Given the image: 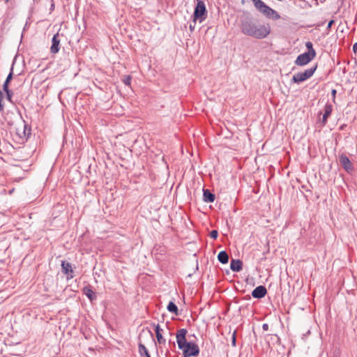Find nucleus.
<instances>
[{
  "label": "nucleus",
  "mask_w": 357,
  "mask_h": 357,
  "mask_svg": "<svg viewBox=\"0 0 357 357\" xmlns=\"http://www.w3.org/2000/svg\"><path fill=\"white\" fill-rule=\"evenodd\" d=\"M239 27L243 34L256 39H264L271 33L268 24H259L250 13L241 16Z\"/></svg>",
  "instance_id": "1"
},
{
  "label": "nucleus",
  "mask_w": 357,
  "mask_h": 357,
  "mask_svg": "<svg viewBox=\"0 0 357 357\" xmlns=\"http://www.w3.org/2000/svg\"><path fill=\"white\" fill-rule=\"evenodd\" d=\"M185 328L179 329L176 333V342L179 349L183 351V357L197 356L199 354V348L195 343L188 342Z\"/></svg>",
  "instance_id": "2"
},
{
  "label": "nucleus",
  "mask_w": 357,
  "mask_h": 357,
  "mask_svg": "<svg viewBox=\"0 0 357 357\" xmlns=\"http://www.w3.org/2000/svg\"><path fill=\"white\" fill-rule=\"evenodd\" d=\"M251 1L253 2L255 8L266 17L272 18L274 20H278L280 18V15L276 10L267 6L261 0Z\"/></svg>",
  "instance_id": "3"
},
{
  "label": "nucleus",
  "mask_w": 357,
  "mask_h": 357,
  "mask_svg": "<svg viewBox=\"0 0 357 357\" xmlns=\"http://www.w3.org/2000/svg\"><path fill=\"white\" fill-rule=\"evenodd\" d=\"M192 17V23L195 24H196L197 21H199L201 23L206 20L207 17V11L206 9L205 3L203 1L197 0Z\"/></svg>",
  "instance_id": "4"
},
{
  "label": "nucleus",
  "mask_w": 357,
  "mask_h": 357,
  "mask_svg": "<svg viewBox=\"0 0 357 357\" xmlns=\"http://www.w3.org/2000/svg\"><path fill=\"white\" fill-rule=\"evenodd\" d=\"M317 69V66L306 69L304 72H300L294 75L291 82L294 83H300L311 77Z\"/></svg>",
  "instance_id": "5"
},
{
  "label": "nucleus",
  "mask_w": 357,
  "mask_h": 357,
  "mask_svg": "<svg viewBox=\"0 0 357 357\" xmlns=\"http://www.w3.org/2000/svg\"><path fill=\"white\" fill-rule=\"evenodd\" d=\"M316 56L312 55L308 52H304L299 54L296 61L295 64L299 66H303L310 63Z\"/></svg>",
  "instance_id": "6"
},
{
  "label": "nucleus",
  "mask_w": 357,
  "mask_h": 357,
  "mask_svg": "<svg viewBox=\"0 0 357 357\" xmlns=\"http://www.w3.org/2000/svg\"><path fill=\"white\" fill-rule=\"evenodd\" d=\"M62 272L67 275V278L73 279L74 278L73 269L70 263L66 261H61Z\"/></svg>",
  "instance_id": "7"
},
{
  "label": "nucleus",
  "mask_w": 357,
  "mask_h": 357,
  "mask_svg": "<svg viewBox=\"0 0 357 357\" xmlns=\"http://www.w3.org/2000/svg\"><path fill=\"white\" fill-rule=\"evenodd\" d=\"M60 50V39L59 33L54 34L52 38L50 52L52 54L59 52Z\"/></svg>",
  "instance_id": "8"
},
{
  "label": "nucleus",
  "mask_w": 357,
  "mask_h": 357,
  "mask_svg": "<svg viewBox=\"0 0 357 357\" xmlns=\"http://www.w3.org/2000/svg\"><path fill=\"white\" fill-rule=\"evenodd\" d=\"M267 293V290L264 286L259 285L252 291V296L255 298H264Z\"/></svg>",
  "instance_id": "9"
},
{
  "label": "nucleus",
  "mask_w": 357,
  "mask_h": 357,
  "mask_svg": "<svg viewBox=\"0 0 357 357\" xmlns=\"http://www.w3.org/2000/svg\"><path fill=\"white\" fill-rule=\"evenodd\" d=\"M339 161L345 170L349 171L352 169V165L350 160L345 154L342 153L340 155Z\"/></svg>",
  "instance_id": "10"
},
{
  "label": "nucleus",
  "mask_w": 357,
  "mask_h": 357,
  "mask_svg": "<svg viewBox=\"0 0 357 357\" xmlns=\"http://www.w3.org/2000/svg\"><path fill=\"white\" fill-rule=\"evenodd\" d=\"M230 268L234 272H239L243 268V262L239 259H232L230 262Z\"/></svg>",
  "instance_id": "11"
},
{
  "label": "nucleus",
  "mask_w": 357,
  "mask_h": 357,
  "mask_svg": "<svg viewBox=\"0 0 357 357\" xmlns=\"http://www.w3.org/2000/svg\"><path fill=\"white\" fill-rule=\"evenodd\" d=\"M215 196L208 189H203V200L206 203H211L215 201Z\"/></svg>",
  "instance_id": "12"
},
{
  "label": "nucleus",
  "mask_w": 357,
  "mask_h": 357,
  "mask_svg": "<svg viewBox=\"0 0 357 357\" xmlns=\"http://www.w3.org/2000/svg\"><path fill=\"white\" fill-rule=\"evenodd\" d=\"M83 293L91 301L96 299V294L91 287H85L83 289Z\"/></svg>",
  "instance_id": "13"
},
{
  "label": "nucleus",
  "mask_w": 357,
  "mask_h": 357,
  "mask_svg": "<svg viewBox=\"0 0 357 357\" xmlns=\"http://www.w3.org/2000/svg\"><path fill=\"white\" fill-rule=\"evenodd\" d=\"M333 107L330 104H326L324 107V113L322 118V123L325 125L327 122V119L331 114Z\"/></svg>",
  "instance_id": "14"
},
{
  "label": "nucleus",
  "mask_w": 357,
  "mask_h": 357,
  "mask_svg": "<svg viewBox=\"0 0 357 357\" xmlns=\"http://www.w3.org/2000/svg\"><path fill=\"white\" fill-rule=\"evenodd\" d=\"M162 330L160 328L159 324H157L155 327V333L157 338V341L160 344H165L166 342V340L165 338H163L162 335L161 333V331Z\"/></svg>",
  "instance_id": "15"
},
{
  "label": "nucleus",
  "mask_w": 357,
  "mask_h": 357,
  "mask_svg": "<svg viewBox=\"0 0 357 357\" xmlns=\"http://www.w3.org/2000/svg\"><path fill=\"white\" fill-rule=\"evenodd\" d=\"M218 259L222 264H227L229 261V255L226 251H220L218 255Z\"/></svg>",
  "instance_id": "16"
},
{
  "label": "nucleus",
  "mask_w": 357,
  "mask_h": 357,
  "mask_svg": "<svg viewBox=\"0 0 357 357\" xmlns=\"http://www.w3.org/2000/svg\"><path fill=\"white\" fill-rule=\"evenodd\" d=\"M167 309L169 312H172V313L175 314L176 315L178 314V307H177L176 305L172 301H170L169 303V304L167 305Z\"/></svg>",
  "instance_id": "17"
},
{
  "label": "nucleus",
  "mask_w": 357,
  "mask_h": 357,
  "mask_svg": "<svg viewBox=\"0 0 357 357\" xmlns=\"http://www.w3.org/2000/svg\"><path fill=\"white\" fill-rule=\"evenodd\" d=\"M139 353L142 357H146L147 355H149L148 349L142 343L139 344Z\"/></svg>",
  "instance_id": "18"
},
{
  "label": "nucleus",
  "mask_w": 357,
  "mask_h": 357,
  "mask_svg": "<svg viewBox=\"0 0 357 357\" xmlns=\"http://www.w3.org/2000/svg\"><path fill=\"white\" fill-rule=\"evenodd\" d=\"M305 47L307 49V52L311 54L312 55L316 56V51L313 48V45H312V43L310 41H308V42L305 43Z\"/></svg>",
  "instance_id": "19"
},
{
  "label": "nucleus",
  "mask_w": 357,
  "mask_h": 357,
  "mask_svg": "<svg viewBox=\"0 0 357 357\" xmlns=\"http://www.w3.org/2000/svg\"><path fill=\"white\" fill-rule=\"evenodd\" d=\"M4 92L6 93L7 100L11 103H13V92L10 89L8 90L7 91H4Z\"/></svg>",
  "instance_id": "20"
},
{
  "label": "nucleus",
  "mask_w": 357,
  "mask_h": 357,
  "mask_svg": "<svg viewBox=\"0 0 357 357\" xmlns=\"http://www.w3.org/2000/svg\"><path fill=\"white\" fill-rule=\"evenodd\" d=\"M3 92L0 90V112L2 113L4 111V105L3 104Z\"/></svg>",
  "instance_id": "21"
},
{
  "label": "nucleus",
  "mask_w": 357,
  "mask_h": 357,
  "mask_svg": "<svg viewBox=\"0 0 357 357\" xmlns=\"http://www.w3.org/2000/svg\"><path fill=\"white\" fill-rule=\"evenodd\" d=\"M123 82L127 85V86H129L130 85V82H131V76L130 75H126L123 77Z\"/></svg>",
  "instance_id": "22"
},
{
  "label": "nucleus",
  "mask_w": 357,
  "mask_h": 357,
  "mask_svg": "<svg viewBox=\"0 0 357 357\" xmlns=\"http://www.w3.org/2000/svg\"><path fill=\"white\" fill-rule=\"evenodd\" d=\"M209 236L211 238L213 239H216L218 238V232L217 230H212L210 234H209Z\"/></svg>",
  "instance_id": "23"
},
{
  "label": "nucleus",
  "mask_w": 357,
  "mask_h": 357,
  "mask_svg": "<svg viewBox=\"0 0 357 357\" xmlns=\"http://www.w3.org/2000/svg\"><path fill=\"white\" fill-rule=\"evenodd\" d=\"M10 82V81H9L8 79H6L5 80L3 84V91H7L8 90H9V87H8V85H9V83Z\"/></svg>",
  "instance_id": "24"
},
{
  "label": "nucleus",
  "mask_w": 357,
  "mask_h": 357,
  "mask_svg": "<svg viewBox=\"0 0 357 357\" xmlns=\"http://www.w3.org/2000/svg\"><path fill=\"white\" fill-rule=\"evenodd\" d=\"M10 82V81H9L8 79H6L5 80L3 84V91H7L8 90H9V87H8V85H9V83Z\"/></svg>",
  "instance_id": "25"
},
{
  "label": "nucleus",
  "mask_w": 357,
  "mask_h": 357,
  "mask_svg": "<svg viewBox=\"0 0 357 357\" xmlns=\"http://www.w3.org/2000/svg\"><path fill=\"white\" fill-rule=\"evenodd\" d=\"M13 67L12 66V68H10V71L6 77V79L11 81V79H13Z\"/></svg>",
  "instance_id": "26"
},
{
  "label": "nucleus",
  "mask_w": 357,
  "mask_h": 357,
  "mask_svg": "<svg viewBox=\"0 0 357 357\" xmlns=\"http://www.w3.org/2000/svg\"><path fill=\"white\" fill-rule=\"evenodd\" d=\"M335 23V21L333 20H331L328 22V26H327V30L329 31L333 24Z\"/></svg>",
  "instance_id": "27"
},
{
  "label": "nucleus",
  "mask_w": 357,
  "mask_h": 357,
  "mask_svg": "<svg viewBox=\"0 0 357 357\" xmlns=\"http://www.w3.org/2000/svg\"><path fill=\"white\" fill-rule=\"evenodd\" d=\"M236 332H234L233 333V335H232V345L233 346H235L236 345Z\"/></svg>",
  "instance_id": "28"
},
{
  "label": "nucleus",
  "mask_w": 357,
  "mask_h": 357,
  "mask_svg": "<svg viewBox=\"0 0 357 357\" xmlns=\"http://www.w3.org/2000/svg\"><path fill=\"white\" fill-rule=\"evenodd\" d=\"M336 93H337V91L335 89H332L331 94H332L333 98V101H335Z\"/></svg>",
  "instance_id": "29"
},
{
  "label": "nucleus",
  "mask_w": 357,
  "mask_h": 357,
  "mask_svg": "<svg viewBox=\"0 0 357 357\" xmlns=\"http://www.w3.org/2000/svg\"><path fill=\"white\" fill-rule=\"evenodd\" d=\"M268 328H269V326H268V324H264L262 325V328H263L264 331H268Z\"/></svg>",
  "instance_id": "30"
},
{
  "label": "nucleus",
  "mask_w": 357,
  "mask_h": 357,
  "mask_svg": "<svg viewBox=\"0 0 357 357\" xmlns=\"http://www.w3.org/2000/svg\"><path fill=\"white\" fill-rule=\"evenodd\" d=\"M195 23H193V24L192 23L190 24V29L191 31H193L194 29H195Z\"/></svg>",
  "instance_id": "31"
},
{
  "label": "nucleus",
  "mask_w": 357,
  "mask_h": 357,
  "mask_svg": "<svg viewBox=\"0 0 357 357\" xmlns=\"http://www.w3.org/2000/svg\"><path fill=\"white\" fill-rule=\"evenodd\" d=\"M353 51L354 52H357V42L356 43H354V45H353Z\"/></svg>",
  "instance_id": "32"
},
{
  "label": "nucleus",
  "mask_w": 357,
  "mask_h": 357,
  "mask_svg": "<svg viewBox=\"0 0 357 357\" xmlns=\"http://www.w3.org/2000/svg\"><path fill=\"white\" fill-rule=\"evenodd\" d=\"M170 354V351L169 349H167L165 353V357H168V356Z\"/></svg>",
  "instance_id": "33"
},
{
  "label": "nucleus",
  "mask_w": 357,
  "mask_h": 357,
  "mask_svg": "<svg viewBox=\"0 0 357 357\" xmlns=\"http://www.w3.org/2000/svg\"><path fill=\"white\" fill-rule=\"evenodd\" d=\"M54 8V4L52 3L51 5V10H53Z\"/></svg>",
  "instance_id": "34"
},
{
  "label": "nucleus",
  "mask_w": 357,
  "mask_h": 357,
  "mask_svg": "<svg viewBox=\"0 0 357 357\" xmlns=\"http://www.w3.org/2000/svg\"><path fill=\"white\" fill-rule=\"evenodd\" d=\"M275 337L277 338V340L279 341V337L277 335H275Z\"/></svg>",
  "instance_id": "35"
},
{
  "label": "nucleus",
  "mask_w": 357,
  "mask_h": 357,
  "mask_svg": "<svg viewBox=\"0 0 357 357\" xmlns=\"http://www.w3.org/2000/svg\"><path fill=\"white\" fill-rule=\"evenodd\" d=\"M6 3H8L9 0H3Z\"/></svg>",
  "instance_id": "36"
}]
</instances>
